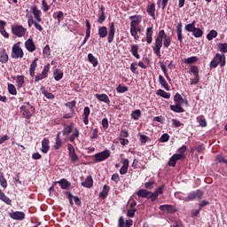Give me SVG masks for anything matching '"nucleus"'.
<instances>
[{
  "label": "nucleus",
  "instance_id": "obj_1",
  "mask_svg": "<svg viewBox=\"0 0 227 227\" xmlns=\"http://www.w3.org/2000/svg\"><path fill=\"white\" fill-rule=\"evenodd\" d=\"M169 45H171V36H168L164 29H162L158 33L155 38L153 51L157 57L160 58V50L162 49V46L164 49H168Z\"/></svg>",
  "mask_w": 227,
  "mask_h": 227
},
{
  "label": "nucleus",
  "instance_id": "obj_2",
  "mask_svg": "<svg viewBox=\"0 0 227 227\" xmlns=\"http://www.w3.org/2000/svg\"><path fill=\"white\" fill-rule=\"evenodd\" d=\"M219 65L222 68L223 67L226 66V55H221L220 53H216L212 61L209 63V67L217 68Z\"/></svg>",
  "mask_w": 227,
  "mask_h": 227
},
{
  "label": "nucleus",
  "instance_id": "obj_3",
  "mask_svg": "<svg viewBox=\"0 0 227 227\" xmlns=\"http://www.w3.org/2000/svg\"><path fill=\"white\" fill-rule=\"evenodd\" d=\"M20 109L22 116L27 120H31V117L35 114V106H33L29 102H25Z\"/></svg>",
  "mask_w": 227,
  "mask_h": 227
},
{
  "label": "nucleus",
  "instance_id": "obj_4",
  "mask_svg": "<svg viewBox=\"0 0 227 227\" xmlns=\"http://www.w3.org/2000/svg\"><path fill=\"white\" fill-rule=\"evenodd\" d=\"M184 29L188 33H192V36L195 38H201V36H203V29L196 27V20L185 25Z\"/></svg>",
  "mask_w": 227,
  "mask_h": 227
},
{
  "label": "nucleus",
  "instance_id": "obj_5",
  "mask_svg": "<svg viewBox=\"0 0 227 227\" xmlns=\"http://www.w3.org/2000/svg\"><path fill=\"white\" fill-rule=\"evenodd\" d=\"M27 28L23 27L21 25H15L12 27V35L18 36V38H22V36L26 35Z\"/></svg>",
  "mask_w": 227,
  "mask_h": 227
},
{
  "label": "nucleus",
  "instance_id": "obj_6",
  "mask_svg": "<svg viewBox=\"0 0 227 227\" xmlns=\"http://www.w3.org/2000/svg\"><path fill=\"white\" fill-rule=\"evenodd\" d=\"M11 58L13 59H19V58H24V51L19 46L18 43L13 44Z\"/></svg>",
  "mask_w": 227,
  "mask_h": 227
},
{
  "label": "nucleus",
  "instance_id": "obj_7",
  "mask_svg": "<svg viewBox=\"0 0 227 227\" xmlns=\"http://www.w3.org/2000/svg\"><path fill=\"white\" fill-rule=\"evenodd\" d=\"M203 191L196 190L189 193V195L184 198V201H194V200H201L203 198Z\"/></svg>",
  "mask_w": 227,
  "mask_h": 227
},
{
  "label": "nucleus",
  "instance_id": "obj_8",
  "mask_svg": "<svg viewBox=\"0 0 227 227\" xmlns=\"http://www.w3.org/2000/svg\"><path fill=\"white\" fill-rule=\"evenodd\" d=\"M49 70H51V64H47L43 67L42 73L38 74L35 76V82H38L39 81H43V79H47V77H49Z\"/></svg>",
  "mask_w": 227,
  "mask_h": 227
},
{
  "label": "nucleus",
  "instance_id": "obj_9",
  "mask_svg": "<svg viewBox=\"0 0 227 227\" xmlns=\"http://www.w3.org/2000/svg\"><path fill=\"white\" fill-rule=\"evenodd\" d=\"M95 157V160L96 162H102L107 159H109V157H111V151L109 150H105L101 153H98L94 155Z\"/></svg>",
  "mask_w": 227,
  "mask_h": 227
},
{
  "label": "nucleus",
  "instance_id": "obj_10",
  "mask_svg": "<svg viewBox=\"0 0 227 227\" xmlns=\"http://www.w3.org/2000/svg\"><path fill=\"white\" fill-rule=\"evenodd\" d=\"M129 19L132 20L130 22V35H136V27L141 24V20L137 16H130Z\"/></svg>",
  "mask_w": 227,
  "mask_h": 227
},
{
  "label": "nucleus",
  "instance_id": "obj_11",
  "mask_svg": "<svg viewBox=\"0 0 227 227\" xmlns=\"http://www.w3.org/2000/svg\"><path fill=\"white\" fill-rule=\"evenodd\" d=\"M9 215L14 221H24L26 219V214L22 211H13Z\"/></svg>",
  "mask_w": 227,
  "mask_h": 227
},
{
  "label": "nucleus",
  "instance_id": "obj_12",
  "mask_svg": "<svg viewBox=\"0 0 227 227\" xmlns=\"http://www.w3.org/2000/svg\"><path fill=\"white\" fill-rule=\"evenodd\" d=\"M67 150L72 162H77V160H79V156L75 153V147H74L72 144H67Z\"/></svg>",
  "mask_w": 227,
  "mask_h": 227
},
{
  "label": "nucleus",
  "instance_id": "obj_13",
  "mask_svg": "<svg viewBox=\"0 0 227 227\" xmlns=\"http://www.w3.org/2000/svg\"><path fill=\"white\" fill-rule=\"evenodd\" d=\"M114 35H116V27L114 26V22L110 23L107 42L108 43H113L114 41Z\"/></svg>",
  "mask_w": 227,
  "mask_h": 227
},
{
  "label": "nucleus",
  "instance_id": "obj_14",
  "mask_svg": "<svg viewBox=\"0 0 227 227\" xmlns=\"http://www.w3.org/2000/svg\"><path fill=\"white\" fill-rule=\"evenodd\" d=\"M159 209L161 212H165L166 214H175L177 212L176 207L175 206H171L168 204L160 206Z\"/></svg>",
  "mask_w": 227,
  "mask_h": 227
},
{
  "label": "nucleus",
  "instance_id": "obj_15",
  "mask_svg": "<svg viewBox=\"0 0 227 227\" xmlns=\"http://www.w3.org/2000/svg\"><path fill=\"white\" fill-rule=\"evenodd\" d=\"M137 196H138V198H146L147 200H151V201H153L152 192H149L146 189L138 190L137 192Z\"/></svg>",
  "mask_w": 227,
  "mask_h": 227
},
{
  "label": "nucleus",
  "instance_id": "obj_16",
  "mask_svg": "<svg viewBox=\"0 0 227 227\" xmlns=\"http://www.w3.org/2000/svg\"><path fill=\"white\" fill-rule=\"evenodd\" d=\"M31 12L34 15V19H35L37 22H42V11L38 9V6L33 5L31 7Z\"/></svg>",
  "mask_w": 227,
  "mask_h": 227
},
{
  "label": "nucleus",
  "instance_id": "obj_17",
  "mask_svg": "<svg viewBox=\"0 0 227 227\" xmlns=\"http://www.w3.org/2000/svg\"><path fill=\"white\" fill-rule=\"evenodd\" d=\"M164 189H166V185L162 184L161 186L158 187L154 192H152L153 201H157L159 196H160V194H164Z\"/></svg>",
  "mask_w": 227,
  "mask_h": 227
},
{
  "label": "nucleus",
  "instance_id": "obj_18",
  "mask_svg": "<svg viewBox=\"0 0 227 227\" xmlns=\"http://www.w3.org/2000/svg\"><path fill=\"white\" fill-rule=\"evenodd\" d=\"M25 47L28 52H35L36 51V46L35 45V42L33 41V38H28L25 42Z\"/></svg>",
  "mask_w": 227,
  "mask_h": 227
},
{
  "label": "nucleus",
  "instance_id": "obj_19",
  "mask_svg": "<svg viewBox=\"0 0 227 227\" xmlns=\"http://www.w3.org/2000/svg\"><path fill=\"white\" fill-rule=\"evenodd\" d=\"M145 42L150 45L153 42V27H149L145 32Z\"/></svg>",
  "mask_w": 227,
  "mask_h": 227
},
{
  "label": "nucleus",
  "instance_id": "obj_20",
  "mask_svg": "<svg viewBox=\"0 0 227 227\" xmlns=\"http://www.w3.org/2000/svg\"><path fill=\"white\" fill-rule=\"evenodd\" d=\"M49 143H51L49 138L44 137L43 139V141H42V148H41V152L43 153H49V150H51V145H49Z\"/></svg>",
  "mask_w": 227,
  "mask_h": 227
},
{
  "label": "nucleus",
  "instance_id": "obj_21",
  "mask_svg": "<svg viewBox=\"0 0 227 227\" xmlns=\"http://www.w3.org/2000/svg\"><path fill=\"white\" fill-rule=\"evenodd\" d=\"M90 113H91V110L90 109V106H85L83 109V114H82L84 125H88V123H90Z\"/></svg>",
  "mask_w": 227,
  "mask_h": 227
},
{
  "label": "nucleus",
  "instance_id": "obj_22",
  "mask_svg": "<svg viewBox=\"0 0 227 227\" xmlns=\"http://www.w3.org/2000/svg\"><path fill=\"white\" fill-rule=\"evenodd\" d=\"M182 27H184V26L182 25V22H179L176 26V35L179 43H184V34L182 33Z\"/></svg>",
  "mask_w": 227,
  "mask_h": 227
},
{
  "label": "nucleus",
  "instance_id": "obj_23",
  "mask_svg": "<svg viewBox=\"0 0 227 227\" xmlns=\"http://www.w3.org/2000/svg\"><path fill=\"white\" fill-rule=\"evenodd\" d=\"M81 185L86 189H90L93 187V176H88L84 182H82Z\"/></svg>",
  "mask_w": 227,
  "mask_h": 227
},
{
  "label": "nucleus",
  "instance_id": "obj_24",
  "mask_svg": "<svg viewBox=\"0 0 227 227\" xmlns=\"http://www.w3.org/2000/svg\"><path fill=\"white\" fill-rule=\"evenodd\" d=\"M176 160H182V155H172L168 162V166L175 168L176 166Z\"/></svg>",
  "mask_w": 227,
  "mask_h": 227
},
{
  "label": "nucleus",
  "instance_id": "obj_25",
  "mask_svg": "<svg viewBox=\"0 0 227 227\" xmlns=\"http://www.w3.org/2000/svg\"><path fill=\"white\" fill-rule=\"evenodd\" d=\"M160 84H161V88H164L167 91H171V87H169V84H168V82L166 79H164V76L161 74L158 77Z\"/></svg>",
  "mask_w": 227,
  "mask_h": 227
},
{
  "label": "nucleus",
  "instance_id": "obj_26",
  "mask_svg": "<svg viewBox=\"0 0 227 227\" xmlns=\"http://www.w3.org/2000/svg\"><path fill=\"white\" fill-rule=\"evenodd\" d=\"M54 184H59L60 188L63 190L69 189L70 185H72V184H70V182H68V180H67L66 178H62Z\"/></svg>",
  "mask_w": 227,
  "mask_h": 227
},
{
  "label": "nucleus",
  "instance_id": "obj_27",
  "mask_svg": "<svg viewBox=\"0 0 227 227\" xmlns=\"http://www.w3.org/2000/svg\"><path fill=\"white\" fill-rule=\"evenodd\" d=\"M170 111L174 113H185V109L182 107V104L176 103V105H170Z\"/></svg>",
  "mask_w": 227,
  "mask_h": 227
},
{
  "label": "nucleus",
  "instance_id": "obj_28",
  "mask_svg": "<svg viewBox=\"0 0 227 227\" xmlns=\"http://www.w3.org/2000/svg\"><path fill=\"white\" fill-rule=\"evenodd\" d=\"M100 12H101L98 14V24H104L106 21V7L104 5H101Z\"/></svg>",
  "mask_w": 227,
  "mask_h": 227
},
{
  "label": "nucleus",
  "instance_id": "obj_29",
  "mask_svg": "<svg viewBox=\"0 0 227 227\" xmlns=\"http://www.w3.org/2000/svg\"><path fill=\"white\" fill-rule=\"evenodd\" d=\"M139 46L137 44L131 45L130 52L136 59H141V55H139Z\"/></svg>",
  "mask_w": 227,
  "mask_h": 227
},
{
  "label": "nucleus",
  "instance_id": "obj_30",
  "mask_svg": "<svg viewBox=\"0 0 227 227\" xmlns=\"http://www.w3.org/2000/svg\"><path fill=\"white\" fill-rule=\"evenodd\" d=\"M109 191H111V187H109L107 184H105L103 186L102 192H99V198H101V200H106L109 194Z\"/></svg>",
  "mask_w": 227,
  "mask_h": 227
},
{
  "label": "nucleus",
  "instance_id": "obj_31",
  "mask_svg": "<svg viewBox=\"0 0 227 227\" xmlns=\"http://www.w3.org/2000/svg\"><path fill=\"white\" fill-rule=\"evenodd\" d=\"M36 67H38V58H35L30 64L29 75H31L32 77L35 75Z\"/></svg>",
  "mask_w": 227,
  "mask_h": 227
},
{
  "label": "nucleus",
  "instance_id": "obj_32",
  "mask_svg": "<svg viewBox=\"0 0 227 227\" xmlns=\"http://www.w3.org/2000/svg\"><path fill=\"white\" fill-rule=\"evenodd\" d=\"M96 98L99 100V102H105V104H111V100L107 94H96Z\"/></svg>",
  "mask_w": 227,
  "mask_h": 227
},
{
  "label": "nucleus",
  "instance_id": "obj_33",
  "mask_svg": "<svg viewBox=\"0 0 227 227\" xmlns=\"http://www.w3.org/2000/svg\"><path fill=\"white\" fill-rule=\"evenodd\" d=\"M8 59H9V57H8V53H6V50L5 49L1 50L0 51V63H2V64L8 63Z\"/></svg>",
  "mask_w": 227,
  "mask_h": 227
},
{
  "label": "nucleus",
  "instance_id": "obj_34",
  "mask_svg": "<svg viewBox=\"0 0 227 227\" xmlns=\"http://www.w3.org/2000/svg\"><path fill=\"white\" fill-rule=\"evenodd\" d=\"M146 12L150 17H153V19H155V3L151 4L146 7Z\"/></svg>",
  "mask_w": 227,
  "mask_h": 227
},
{
  "label": "nucleus",
  "instance_id": "obj_35",
  "mask_svg": "<svg viewBox=\"0 0 227 227\" xmlns=\"http://www.w3.org/2000/svg\"><path fill=\"white\" fill-rule=\"evenodd\" d=\"M63 127H64L62 130L63 136H70V134H72V130H74V126L63 124Z\"/></svg>",
  "mask_w": 227,
  "mask_h": 227
},
{
  "label": "nucleus",
  "instance_id": "obj_36",
  "mask_svg": "<svg viewBox=\"0 0 227 227\" xmlns=\"http://www.w3.org/2000/svg\"><path fill=\"white\" fill-rule=\"evenodd\" d=\"M0 200L1 201H4L5 205H12V200L6 196V194L4 193L3 190L0 189Z\"/></svg>",
  "mask_w": 227,
  "mask_h": 227
},
{
  "label": "nucleus",
  "instance_id": "obj_37",
  "mask_svg": "<svg viewBox=\"0 0 227 227\" xmlns=\"http://www.w3.org/2000/svg\"><path fill=\"white\" fill-rule=\"evenodd\" d=\"M88 61L89 63H91V65L96 67H98V59L93 56L92 53L88 54Z\"/></svg>",
  "mask_w": 227,
  "mask_h": 227
},
{
  "label": "nucleus",
  "instance_id": "obj_38",
  "mask_svg": "<svg viewBox=\"0 0 227 227\" xmlns=\"http://www.w3.org/2000/svg\"><path fill=\"white\" fill-rule=\"evenodd\" d=\"M156 95H158V97H162V98H171V93L166 92L164 90L161 89H159L156 91Z\"/></svg>",
  "mask_w": 227,
  "mask_h": 227
},
{
  "label": "nucleus",
  "instance_id": "obj_39",
  "mask_svg": "<svg viewBox=\"0 0 227 227\" xmlns=\"http://www.w3.org/2000/svg\"><path fill=\"white\" fill-rule=\"evenodd\" d=\"M75 106H77V101L73 100L70 102H67L65 104L66 107H68V109H70L72 114H74V113H75Z\"/></svg>",
  "mask_w": 227,
  "mask_h": 227
},
{
  "label": "nucleus",
  "instance_id": "obj_40",
  "mask_svg": "<svg viewBox=\"0 0 227 227\" xmlns=\"http://www.w3.org/2000/svg\"><path fill=\"white\" fill-rule=\"evenodd\" d=\"M98 35H99V38H106V36H107V27L106 26H103V27H100L98 28Z\"/></svg>",
  "mask_w": 227,
  "mask_h": 227
},
{
  "label": "nucleus",
  "instance_id": "obj_41",
  "mask_svg": "<svg viewBox=\"0 0 227 227\" xmlns=\"http://www.w3.org/2000/svg\"><path fill=\"white\" fill-rule=\"evenodd\" d=\"M85 24H86L85 38L90 40V37L91 36V23H90V21L88 20H86Z\"/></svg>",
  "mask_w": 227,
  "mask_h": 227
},
{
  "label": "nucleus",
  "instance_id": "obj_42",
  "mask_svg": "<svg viewBox=\"0 0 227 227\" xmlns=\"http://www.w3.org/2000/svg\"><path fill=\"white\" fill-rule=\"evenodd\" d=\"M42 93L43 95H44V97H46V98H49L50 100H52V98H55V95L52 94L51 92H49L45 90V87H42Z\"/></svg>",
  "mask_w": 227,
  "mask_h": 227
},
{
  "label": "nucleus",
  "instance_id": "obj_43",
  "mask_svg": "<svg viewBox=\"0 0 227 227\" xmlns=\"http://www.w3.org/2000/svg\"><path fill=\"white\" fill-rule=\"evenodd\" d=\"M160 69L162 70L166 79H168V81H171V78L169 77V74H168V67H166L164 62H160Z\"/></svg>",
  "mask_w": 227,
  "mask_h": 227
},
{
  "label": "nucleus",
  "instance_id": "obj_44",
  "mask_svg": "<svg viewBox=\"0 0 227 227\" xmlns=\"http://www.w3.org/2000/svg\"><path fill=\"white\" fill-rule=\"evenodd\" d=\"M16 79L17 88H22V86H24V82H26L24 80V75H17Z\"/></svg>",
  "mask_w": 227,
  "mask_h": 227
},
{
  "label": "nucleus",
  "instance_id": "obj_45",
  "mask_svg": "<svg viewBox=\"0 0 227 227\" xmlns=\"http://www.w3.org/2000/svg\"><path fill=\"white\" fill-rule=\"evenodd\" d=\"M55 81H61L63 79V72L59 69H56L53 73Z\"/></svg>",
  "mask_w": 227,
  "mask_h": 227
},
{
  "label": "nucleus",
  "instance_id": "obj_46",
  "mask_svg": "<svg viewBox=\"0 0 227 227\" xmlns=\"http://www.w3.org/2000/svg\"><path fill=\"white\" fill-rule=\"evenodd\" d=\"M198 59H199L198 57L194 56V57L184 59L183 61L186 65H192L193 63H196Z\"/></svg>",
  "mask_w": 227,
  "mask_h": 227
},
{
  "label": "nucleus",
  "instance_id": "obj_47",
  "mask_svg": "<svg viewBox=\"0 0 227 227\" xmlns=\"http://www.w3.org/2000/svg\"><path fill=\"white\" fill-rule=\"evenodd\" d=\"M197 121L200 127H207V119H205V115H200L197 117Z\"/></svg>",
  "mask_w": 227,
  "mask_h": 227
},
{
  "label": "nucleus",
  "instance_id": "obj_48",
  "mask_svg": "<svg viewBox=\"0 0 227 227\" xmlns=\"http://www.w3.org/2000/svg\"><path fill=\"white\" fill-rule=\"evenodd\" d=\"M77 137H79V129L75 128L74 133L69 137L70 143H74Z\"/></svg>",
  "mask_w": 227,
  "mask_h": 227
},
{
  "label": "nucleus",
  "instance_id": "obj_49",
  "mask_svg": "<svg viewBox=\"0 0 227 227\" xmlns=\"http://www.w3.org/2000/svg\"><path fill=\"white\" fill-rule=\"evenodd\" d=\"M185 152H187V146L183 145L178 149V153L176 155H181V160L185 159Z\"/></svg>",
  "mask_w": 227,
  "mask_h": 227
},
{
  "label": "nucleus",
  "instance_id": "obj_50",
  "mask_svg": "<svg viewBox=\"0 0 227 227\" xmlns=\"http://www.w3.org/2000/svg\"><path fill=\"white\" fill-rule=\"evenodd\" d=\"M0 185L1 187H4V189H6L8 187V182L6 181V178H4V174H0Z\"/></svg>",
  "mask_w": 227,
  "mask_h": 227
},
{
  "label": "nucleus",
  "instance_id": "obj_51",
  "mask_svg": "<svg viewBox=\"0 0 227 227\" xmlns=\"http://www.w3.org/2000/svg\"><path fill=\"white\" fill-rule=\"evenodd\" d=\"M218 51H220V52H222V54H226V52H227V43H218Z\"/></svg>",
  "mask_w": 227,
  "mask_h": 227
},
{
  "label": "nucleus",
  "instance_id": "obj_52",
  "mask_svg": "<svg viewBox=\"0 0 227 227\" xmlns=\"http://www.w3.org/2000/svg\"><path fill=\"white\" fill-rule=\"evenodd\" d=\"M217 31L215 30H211L207 35V38L208 40V42H212L213 38H217Z\"/></svg>",
  "mask_w": 227,
  "mask_h": 227
},
{
  "label": "nucleus",
  "instance_id": "obj_53",
  "mask_svg": "<svg viewBox=\"0 0 227 227\" xmlns=\"http://www.w3.org/2000/svg\"><path fill=\"white\" fill-rule=\"evenodd\" d=\"M131 118L133 120H139V118H141V110H139V109L134 110L131 113Z\"/></svg>",
  "mask_w": 227,
  "mask_h": 227
},
{
  "label": "nucleus",
  "instance_id": "obj_54",
  "mask_svg": "<svg viewBox=\"0 0 227 227\" xmlns=\"http://www.w3.org/2000/svg\"><path fill=\"white\" fill-rule=\"evenodd\" d=\"M174 102L176 104H184V98H182V95H180V93H176V95L174 96Z\"/></svg>",
  "mask_w": 227,
  "mask_h": 227
},
{
  "label": "nucleus",
  "instance_id": "obj_55",
  "mask_svg": "<svg viewBox=\"0 0 227 227\" xmlns=\"http://www.w3.org/2000/svg\"><path fill=\"white\" fill-rule=\"evenodd\" d=\"M54 150H59L63 148V140L61 139H55V145H53Z\"/></svg>",
  "mask_w": 227,
  "mask_h": 227
},
{
  "label": "nucleus",
  "instance_id": "obj_56",
  "mask_svg": "<svg viewBox=\"0 0 227 227\" xmlns=\"http://www.w3.org/2000/svg\"><path fill=\"white\" fill-rule=\"evenodd\" d=\"M8 91L10 95H17V88L12 83H8Z\"/></svg>",
  "mask_w": 227,
  "mask_h": 227
},
{
  "label": "nucleus",
  "instance_id": "obj_57",
  "mask_svg": "<svg viewBox=\"0 0 227 227\" xmlns=\"http://www.w3.org/2000/svg\"><path fill=\"white\" fill-rule=\"evenodd\" d=\"M116 91H117V93H127V91H129V87H127V86H122L121 84H120V85L116 88Z\"/></svg>",
  "mask_w": 227,
  "mask_h": 227
},
{
  "label": "nucleus",
  "instance_id": "obj_58",
  "mask_svg": "<svg viewBox=\"0 0 227 227\" xmlns=\"http://www.w3.org/2000/svg\"><path fill=\"white\" fill-rule=\"evenodd\" d=\"M190 72L193 74L194 77H198V75H200V68H198V66H191Z\"/></svg>",
  "mask_w": 227,
  "mask_h": 227
},
{
  "label": "nucleus",
  "instance_id": "obj_59",
  "mask_svg": "<svg viewBox=\"0 0 227 227\" xmlns=\"http://www.w3.org/2000/svg\"><path fill=\"white\" fill-rule=\"evenodd\" d=\"M43 12H47L51 10V5L45 0H42Z\"/></svg>",
  "mask_w": 227,
  "mask_h": 227
},
{
  "label": "nucleus",
  "instance_id": "obj_60",
  "mask_svg": "<svg viewBox=\"0 0 227 227\" xmlns=\"http://www.w3.org/2000/svg\"><path fill=\"white\" fill-rule=\"evenodd\" d=\"M168 141H169V135L168 133L161 135V137L160 138V143H168Z\"/></svg>",
  "mask_w": 227,
  "mask_h": 227
},
{
  "label": "nucleus",
  "instance_id": "obj_61",
  "mask_svg": "<svg viewBox=\"0 0 227 227\" xmlns=\"http://www.w3.org/2000/svg\"><path fill=\"white\" fill-rule=\"evenodd\" d=\"M148 141H150V137H148V136L140 135V142L142 143V145H146V143H148Z\"/></svg>",
  "mask_w": 227,
  "mask_h": 227
},
{
  "label": "nucleus",
  "instance_id": "obj_62",
  "mask_svg": "<svg viewBox=\"0 0 227 227\" xmlns=\"http://www.w3.org/2000/svg\"><path fill=\"white\" fill-rule=\"evenodd\" d=\"M171 121H172V125H174L176 129H178V127L184 126V123H181L180 121L176 119H172Z\"/></svg>",
  "mask_w": 227,
  "mask_h": 227
},
{
  "label": "nucleus",
  "instance_id": "obj_63",
  "mask_svg": "<svg viewBox=\"0 0 227 227\" xmlns=\"http://www.w3.org/2000/svg\"><path fill=\"white\" fill-rule=\"evenodd\" d=\"M153 185H155V181H149L145 183V189H149L150 191L151 189H153Z\"/></svg>",
  "mask_w": 227,
  "mask_h": 227
},
{
  "label": "nucleus",
  "instance_id": "obj_64",
  "mask_svg": "<svg viewBox=\"0 0 227 227\" xmlns=\"http://www.w3.org/2000/svg\"><path fill=\"white\" fill-rule=\"evenodd\" d=\"M136 212H137V209L133 208V209H129L127 212V216L128 217H134V215H136Z\"/></svg>",
  "mask_w": 227,
  "mask_h": 227
}]
</instances>
